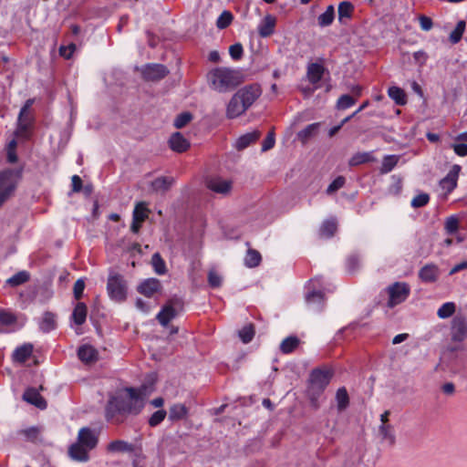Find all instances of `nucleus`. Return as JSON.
Instances as JSON below:
<instances>
[{"instance_id": "obj_18", "label": "nucleus", "mask_w": 467, "mask_h": 467, "mask_svg": "<svg viewBox=\"0 0 467 467\" xmlns=\"http://www.w3.org/2000/svg\"><path fill=\"white\" fill-rule=\"evenodd\" d=\"M161 282L156 278H149L143 281L138 287V291L145 296L150 297L161 289Z\"/></svg>"}, {"instance_id": "obj_54", "label": "nucleus", "mask_w": 467, "mask_h": 467, "mask_svg": "<svg viewBox=\"0 0 467 467\" xmlns=\"http://www.w3.org/2000/svg\"><path fill=\"white\" fill-rule=\"evenodd\" d=\"M167 412L164 410L155 411L149 420V424L151 427L158 426L166 417Z\"/></svg>"}, {"instance_id": "obj_25", "label": "nucleus", "mask_w": 467, "mask_h": 467, "mask_svg": "<svg viewBox=\"0 0 467 467\" xmlns=\"http://www.w3.org/2000/svg\"><path fill=\"white\" fill-rule=\"evenodd\" d=\"M78 356L83 362L89 363L97 358V350L89 345L81 346L78 348Z\"/></svg>"}, {"instance_id": "obj_56", "label": "nucleus", "mask_w": 467, "mask_h": 467, "mask_svg": "<svg viewBox=\"0 0 467 467\" xmlns=\"http://www.w3.org/2000/svg\"><path fill=\"white\" fill-rule=\"evenodd\" d=\"M208 283L210 286L216 288L222 285V276L214 270H211L208 274Z\"/></svg>"}, {"instance_id": "obj_50", "label": "nucleus", "mask_w": 467, "mask_h": 467, "mask_svg": "<svg viewBox=\"0 0 467 467\" xmlns=\"http://www.w3.org/2000/svg\"><path fill=\"white\" fill-rule=\"evenodd\" d=\"M16 140H12L6 147V158L7 161L10 163H15L17 161V155L16 151Z\"/></svg>"}, {"instance_id": "obj_30", "label": "nucleus", "mask_w": 467, "mask_h": 467, "mask_svg": "<svg viewBox=\"0 0 467 467\" xmlns=\"http://www.w3.org/2000/svg\"><path fill=\"white\" fill-rule=\"evenodd\" d=\"M300 340L296 336L285 337L280 344V350L284 354L292 353L299 345Z\"/></svg>"}, {"instance_id": "obj_40", "label": "nucleus", "mask_w": 467, "mask_h": 467, "mask_svg": "<svg viewBox=\"0 0 467 467\" xmlns=\"http://www.w3.org/2000/svg\"><path fill=\"white\" fill-rule=\"evenodd\" d=\"M151 265L157 275H164L167 271L166 264L159 253L153 254L151 257Z\"/></svg>"}, {"instance_id": "obj_10", "label": "nucleus", "mask_w": 467, "mask_h": 467, "mask_svg": "<svg viewBox=\"0 0 467 467\" xmlns=\"http://www.w3.org/2000/svg\"><path fill=\"white\" fill-rule=\"evenodd\" d=\"M143 78L147 81H158L164 78L169 70L161 64H147L140 69Z\"/></svg>"}, {"instance_id": "obj_60", "label": "nucleus", "mask_w": 467, "mask_h": 467, "mask_svg": "<svg viewBox=\"0 0 467 467\" xmlns=\"http://www.w3.org/2000/svg\"><path fill=\"white\" fill-rule=\"evenodd\" d=\"M420 28L424 31H429L432 28V20L425 16H420L419 18Z\"/></svg>"}, {"instance_id": "obj_16", "label": "nucleus", "mask_w": 467, "mask_h": 467, "mask_svg": "<svg viewBox=\"0 0 467 467\" xmlns=\"http://www.w3.org/2000/svg\"><path fill=\"white\" fill-rule=\"evenodd\" d=\"M378 435L385 446L392 447L396 442L395 431L391 424L379 425Z\"/></svg>"}, {"instance_id": "obj_12", "label": "nucleus", "mask_w": 467, "mask_h": 467, "mask_svg": "<svg viewBox=\"0 0 467 467\" xmlns=\"http://www.w3.org/2000/svg\"><path fill=\"white\" fill-rule=\"evenodd\" d=\"M451 339L461 342L467 337V321L462 316H456L451 322Z\"/></svg>"}, {"instance_id": "obj_62", "label": "nucleus", "mask_w": 467, "mask_h": 467, "mask_svg": "<svg viewBox=\"0 0 467 467\" xmlns=\"http://www.w3.org/2000/svg\"><path fill=\"white\" fill-rule=\"evenodd\" d=\"M454 152L461 157L467 156V144L459 143L452 146Z\"/></svg>"}, {"instance_id": "obj_46", "label": "nucleus", "mask_w": 467, "mask_h": 467, "mask_svg": "<svg viewBox=\"0 0 467 467\" xmlns=\"http://www.w3.org/2000/svg\"><path fill=\"white\" fill-rule=\"evenodd\" d=\"M17 320L16 316L8 310H0V324L5 326L14 325Z\"/></svg>"}, {"instance_id": "obj_37", "label": "nucleus", "mask_w": 467, "mask_h": 467, "mask_svg": "<svg viewBox=\"0 0 467 467\" xmlns=\"http://www.w3.org/2000/svg\"><path fill=\"white\" fill-rule=\"evenodd\" d=\"M338 19L342 23L345 18H350L354 11V6L350 2L343 1L338 5Z\"/></svg>"}, {"instance_id": "obj_36", "label": "nucleus", "mask_w": 467, "mask_h": 467, "mask_svg": "<svg viewBox=\"0 0 467 467\" xmlns=\"http://www.w3.org/2000/svg\"><path fill=\"white\" fill-rule=\"evenodd\" d=\"M335 17V9L333 5H328L324 13H322L317 22L320 26H327L332 24Z\"/></svg>"}, {"instance_id": "obj_64", "label": "nucleus", "mask_w": 467, "mask_h": 467, "mask_svg": "<svg viewBox=\"0 0 467 467\" xmlns=\"http://www.w3.org/2000/svg\"><path fill=\"white\" fill-rule=\"evenodd\" d=\"M72 189L74 192H79L82 187V181L79 176L73 175L72 176Z\"/></svg>"}, {"instance_id": "obj_63", "label": "nucleus", "mask_w": 467, "mask_h": 467, "mask_svg": "<svg viewBox=\"0 0 467 467\" xmlns=\"http://www.w3.org/2000/svg\"><path fill=\"white\" fill-rule=\"evenodd\" d=\"M359 260L358 256L352 255L348 259L347 267L349 272H354L358 265Z\"/></svg>"}, {"instance_id": "obj_57", "label": "nucleus", "mask_w": 467, "mask_h": 467, "mask_svg": "<svg viewBox=\"0 0 467 467\" xmlns=\"http://www.w3.org/2000/svg\"><path fill=\"white\" fill-rule=\"evenodd\" d=\"M244 53L243 46L240 43L234 44L229 47V54L234 60H239Z\"/></svg>"}, {"instance_id": "obj_23", "label": "nucleus", "mask_w": 467, "mask_h": 467, "mask_svg": "<svg viewBox=\"0 0 467 467\" xmlns=\"http://www.w3.org/2000/svg\"><path fill=\"white\" fill-rule=\"evenodd\" d=\"M57 327L56 316L51 312H45L39 322V328L44 333L54 330Z\"/></svg>"}, {"instance_id": "obj_28", "label": "nucleus", "mask_w": 467, "mask_h": 467, "mask_svg": "<svg viewBox=\"0 0 467 467\" xmlns=\"http://www.w3.org/2000/svg\"><path fill=\"white\" fill-rule=\"evenodd\" d=\"M87 306L84 303H78L72 313V319L75 324L81 326L85 323L87 318Z\"/></svg>"}, {"instance_id": "obj_45", "label": "nucleus", "mask_w": 467, "mask_h": 467, "mask_svg": "<svg viewBox=\"0 0 467 467\" xmlns=\"http://www.w3.org/2000/svg\"><path fill=\"white\" fill-rule=\"evenodd\" d=\"M261 261L260 254L255 250H248L244 258L245 265L248 267H254L259 265Z\"/></svg>"}, {"instance_id": "obj_17", "label": "nucleus", "mask_w": 467, "mask_h": 467, "mask_svg": "<svg viewBox=\"0 0 467 467\" xmlns=\"http://www.w3.org/2000/svg\"><path fill=\"white\" fill-rule=\"evenodd\" d=\"M33 350L34 346L31 343H25L14 350L12 359L16 363L23 364L31 357Z\"/></svg>"}, {"instance_id": "obj_33", "label": "nucleus", "mask_w": 467, "mask_h": 467, "mask_svg": "<svg viewBox=\"0 0 467 467\" xmlns=\"http://www.w3.org/2000/svg\"><path fill=\"white\" fill-rule=\"evenodd\" d=\"M149 213L150 210L147 208V204L144 202H140L135 205L132 219L143 223L148 218Z\"/></svg>"}, {"instance_id": "obj_34", "label": "nucleus", "mask_w": 467, "mask_h": 467, "mask_svg": "<svg viewBox=\"0 0 467 467\" xmlns=\"http://www.w3.org/2000/svg\"><path fill=\"white\" fill-rule=\"evenodd\" d=\"M388 94L397 105H405L407 102L405 92L399 87H390L388 90Z\"/></svg>"}, {"instance_id": "obj_6", "label": "nucleus", "mask_w": 467, "mask_h": 467, "mask_svg": "<svg viewBox=\"0 0 467 467\" xmlns=\"http://www.w3.org/2000/svg\"><path fill=\"white\" fill-rule=\"evenodd\" d=\"M306 301L314 311H320L324 305L323 280L319 277L311 279L306 285Z\"/></svg>"}, {"instance_id": "obj_58", "label": "nucleus", "mask_w": 467, "mask_h": 467, "mask_svg": "<svg viewBox=\"0 0 467 467\" xmlns=\"http://www.w3.org/2000/svg\"><path fill=\"white\" fill-rule=\"evenodd\" d=\"M84 289L85 282L83 281V279H78L74 284L73 288L74 296L76 299H79L82 296Z\"/></svg>"}, {"instance_id": "obj_53", "label": "nucleus", "mask_w": 467, "mask_h": 467, "mask_svg": "<svg viewBox=\"0 0 467 467\" xmlns=\"http://www.w3.org/2000/svg\"><path fill=\"white\" fill-rule=\"evenodd\" d=\"M356 103V99L349 95H342L337 102L338 109H346L350 108Z\"/></svg>"}, {"instance_id": "obj_1", "label": "nucleus", "mask_w": 467, "mask_h": 467, "mask_svg": "<svg viewBox=\"0 0 467 467\" xmlns=\"http://www.w3.org/2000/svg\"><path fill=\"white\" fill-rule=\"evenodd\" d=\"M145 389L126 388L111 396L105 409L106 420L122 423L128 415H138L144 407Z\"/></svg>"}, {"instance_id": "obj_20", "label": "nucleus", "mask_w": 467, "mask_h": 467, "mask_svg": "<svg viewBox=\"0 0 467 467\" xmlns=\"http://www.w3.org/2000/svg\"><path fill=\"white\" fill-rule=\"evenodd\" d=\"M169 143L171 149L177 152H183L190 147L189 141L180 132L173 133Z\"/></svg>"}, {"instance_id": "obj_14", "label": "nucleus", "mask_w": 467, "mask_h": 467, "mask_svg": "<svg viewBox=\"0 0 467 467\" xmlns=\"http://www.w3.org/2000/svg\"><path fill=\"white\" fill-rule=\"evenodd\" d=\"M441 275L439 267L434 264H427L419 271V277L424 283L436 282Z\"/></svg>"}, {"instance_id": "obj_29", "label": "nucleus", "mask_w": 467, "mask_h": 467, "mask_svg": "<svg viewBox=\"0 0 467 467\" xmlns=\"http://www.w3.org/2000/svg\"><path fill=\"white\" fill-rule=\"evenodd\" d=\"M31 126V117L29 112L27 114L21 115V112H19L18 116V125L17 130L16 131L17 136H26V132L29 130Z\"/></svg>"}, {"instance_id": "obj_26", "label": "nucleus", "mask_w": 467, "mask_h": 467, "mask_svg": "<svg viewBox=\"0 0 467 467\" xmlns=\"http://www.w3.org/2000/svg\"><path fill=\"white\" fill-rule=\"evenodd\" d=\"M30 279V274L29 272L26 270H22L17 272L16 275H12L5 281V285H9L11 287H16L19 286Z\"/></svg>"}, {"instance_id": "obj_51", "label": "nucleus", "mask_w": 467, "mask_h": 467, "mask_svg": "<svg viewBox=\"0 0 467 467\" xmlns=\"http://www.w3.org/2000/svg\"><path fill=\"white\" fill-rule=\"evenodd\" d=\"M192 119V116L190 112H182L179 114L174 119V126L177 129H182L186 126Z\"/></svg>"}, {"instance_id": "obj_8", "label": "nucleus", "mask_w": 467, "mask_h": 467, "mask_svg": "<svg viewBox=\"0 0 467 467\" xmlns=\"http://www.w3.org/2000/svg\"><path fill=\"white\" fill-rule=\"evenodd\" d=\"M109 297L117 302L124 301L127 296V286L123 277L119 275H109L107 284Z\"/></svg>"}, {"instance_id": "obj_55", "label": "nucleus", "mask_w": 467, "mask_h": 467, "mask_svg": "<svg viewBox=\"0 0 467 467\" xmlns=\"http://www.w3.org/2000/svg\"><path fill=\"white\" fill-rule=\"evenodd\" d=\"M346 182V179L343 176L337 177L327 187V193L332 194L337 190L341 189Z\"/></svg>"}, {"instance_id": "obj_22", "label": "nucleus", "mask_w": 467, "mask_h": 467, "mask_svg": "<svg viewBox=\"0 0 467 467\" xmlns=\"http://www.w3.org/2000/svg\"><path fill=\"white\" fill-rule=\"evenodd\" d=\"M325 68L322 65L317 63H313L307 67V78L308 80L316 85L323 78Z\"/></svg>"}, {"instance_id": "obj_19", "label": "nucleus", "mask_w": 467, "mask_h": 467, "mask_svg": "<svg viewBox=\"0 0 467 467\" xmlns=\"http://www.w3.org/2000/svg\"><path fill=\"white\" fill-rule=\"evenodd\" d=\"M23 399L38 409L44 410L47 408V401L35 389H27L23 395Z\"/></svg>"}, {"instance_id": "obj_48", "label": "nucleus", "mask_w": 467, "mask_h": 467, "mask_svg": "<svg viewBox=\"0 0 467 467\" xmlns=\"http://www.w3.org/2000/svg\"><path fill=\"white\" fill-rule=\"evenodd\" d=\"M233 15L229 11H223L216 21V26L220 29L226 28L233 21Z\"/></svg>"}, {"instance_id": "obj_4", "label": "nucleus", "mask_w": 467, "mask_h": 467, "mask_svg": "<svg viewBox=\"0 0 467 467\" xmlns=\"http://www.w3.org/2000/svg\"><path fill=\"white\" fill-rule=\"evenodd\" d=\"M208 82L213 89L224 93L241 83V74L233 68L216 67L208 73Z\"/></svg>"}, {"instance_id": "obj_42", "label": "nucleus", "mask_w": 467, "mask_h": 467, "mask_svg": "<svg viewBox=\"0 0 467 467\" xmlns=\"http://www.w3.org/2000/svg\"><path fill=\"white\" fill-rule=\"evenodd\" d=\"M465 22L463 20H460L455 28L451 31V33L450 34V41L452 43V44H456L458 43L462 36V34L464 32V29H465Z\"/></svg>"}, {"instance_id": "obj_38", "label": "nucleus", "mask_w": 467, "mask_h": 467, "mask_svg": "<svg viewBox=\"0 0 467 467\" xmlns=\"http://www.w3.org/2000/svg\"><path fill=\"white\" fill-rule=\"evenodd\" d=\"M336 400L338 410H344L349 402L348 394L345 388H339L336 393Z\"/></svg>"}, {"instance_id": "obj_9", "label": "nucleus", "mask_w": 467, "mask_h": 467, "mask_svg": "<svg viewBox=\"0 0 467 467\" xmlns=\"http://www.w3.org/2000/svg\"><path fill=\"white\" fill-rule=\"evenodd\" d=\"M410 289L408 284L397 282L388 287L389 301L388 306L393 307L404 302L409 295Z\"/></svg>"}, {"instance_id": "obj_32", "label": "nucleus", "mask_w": 467, "mask_h": 467, "mask_svg": "<svg viewBox=\"0 0 467 467\" xmlns=\"http://www.w3.org/2000/svg\"><path fill=\"white\" fill-rule=\"evenodd\" d=\"M374 161L375 158L371 152H357L349 159L348 164L350 166H358Z\"/></svg>"}, {"instance_id": "obj_31", "label": "nucleus", "mask_w": 467, "mask_h": 467, "mask_svg": "<svg viewBox=\"0 0 467 467\" xmlns=\"http://www.w3.org/2000/svg\"><path fill=\"white\" fill-rule=\"evenodd\" d=\"M107 449L110 452H126L132 451L133 445L122 440H116L109 443Z\"/></svg>"}, {"instance_id": "obj_47", "label": "nucleus", "mask_w": 467, "mask_h": 467, "mask_svg": "<svg viewBox=\"0 0 467 467\" xmlns=\"http://www.w3.org/2000/svg\"><path fill=\"white\" fill-rule=\"evenodd\" d=\"M317 128L318 123L309 124L304 130H300L297 136L303 142H305L315 134Z\"/></svg>"}, {"instance_id": "obj_44", "label": "nucleus", "mask_w": 467, "mask_h": 467, "mask_svg": "<svg viewBox=\"0 0 467 467\" xmlns=\"http://www.w3.org/2000/svg\"><path fill=\"white\" fill-rule=\"evenodd\" d=\"M337 230V223L334 220H327L320 227V234L324 237H331Z\"/></svg>"}, {"instance_id": "obj_52", "label": "nucleus", "mask_w": 467, "mask_h": 467, "mask_svg": "<svg viewBox=\"0 0 467 467\" xmlns=\"http://www.w3.org/2000/svg\"><path fill=\"white\" fill-rule=\"evenodd\" d=\"M430 201V196L428 193H424V192H421L418 195H416L412 200H411V206L413 208H420V207H423L425 206Z\"/></svg>"}, {"instance_id": "obj_2", "label": "nucleus", "mask_w": 467, "mask_h": 467, "mask_svg": "<svg viewBox=\"0 0 467 467\" xmlns=\"http://www.w3.org/2000/svg\"><path fill=\"white\" fill-rule=\"evenodd\" d=\"M261 89L257 86H247L239 89L226 107V117L235 119L244 114L259 98Z\"/></svg>"}, {"instance_id": "obj_7", "label": "nucleus", "mask_w": 467, "mask_h": 467, "mask_svg": "<svg viewBox=\"0 0 467 467\" xmlns=\"http://www.w3.org/2000/svg\"><path fill=\"white\" fill-rule=\"evenodd\" d=\"M20 176V171L11 169L0 172V206L13 194Z\"/></svg>"}, {"instance_id": "obj_35", "label": "nucleus", "mask_w": 467, "mask_h": 467, "mask_svg": "<svg viewBox=\"0 0 467 467\" xmlns=\"http://www.w3.org/2000/svg\"><path fill=\"white\" fill-rule=\"evenodd\" d=\"M173 182L171 178L160 177L154 180L151 183V187L155 192H166L170 189Z\"/></svg>"}, {"instance_id": "obj_41", "label": "nucleus", "mask_w": 467, "mask_h": 467, "mask_svg": "<svg viewBox=\"0 0 467 467\" xmlns=\"http://www.w3.org/2000/svg\"><path fill=\"white\" fill-rule=\"evenodd\" d=\"M456 306L453 302H446L440 306L437 316L441 319L448 318L453 315Z\"/></svg>"}, {"instance_id": "obj_61", "label": "nucleus", "mask_w": 467, "mask_h": 467, "mask_svg": "<svg viewBox=\"0 0 467 467\" xmlns=\"http://www.w3.org/2000/svg\"><path fill=\"white\" fill-rule=\"evenodd\" d=\"M274 145H275L274 134L272 132H270L263 142L262 150L266 151V150L272 149L274 147Z\"/></svg>"}, {"instance_id": "obj_11", "label": "nucleus", "mask_w": 467, "mask_h": 467, "mask_svg": "<svg viewBox=\"0 0 467 467\" xmlns=\"http://www.w3.org/2000/svg\"><path fill=\"white\" fill-rule=\"evenodd\" d=\"M461 170L460 165H452L447 175L440 181V187L445 194L451 193L456 188Z\"/></svg>"}, {"instance_id": "obj_39", "label": "nucleus", "mask_w": 467, "mask_h": 467, "mask_svg": "<svg viewBox=\"0 0 467 467\" xmlns=\"http://www.w3.org/2000/svg\"><path fill=\"white\" fill-rule=\"evenodd\" d=\"M399 161V157L396 155H387L384 157L382 161V164L380 167L381 173H388L391 171L394 167L397 165Z\"/></svg>"}, {"instance_id": "obj_3", "label": "nucleus", "mask_w": 467, "mask_h": 467, "mask_svg": "<svg viewBox=\"0 0 467 467\" xmlns=\"http://www.w3.org/2000/svg\"><path fill=\"white\" fill-rule=\"evenodd\" d=\"M99 441V431L84 427L78 431V440L69 449L68 453L74 461L86 462L89 460L88 452Z\"/></svg>"}, {"instance_id": "obj_24", "label": "nucleus", "mask_w": 467, "mask_h": 467, "mask_svg": "<svg viewBox=\"0 0 467 467\" xmlns=\"http://www.w3.org/2000/svg\"><path fill=\"white\" fill-rule=\"evenodd\" d=\"M260 135H261V133L258 130H254L252 132L246 133V134L241 136L236 140L235 147L238 150L245 149L250 144L256 141L259 139Z\"/></svg>"}, {"instance_id": "obj_43", "label": "nucleus", "mask_w": 467, "mask_h": 467, "mask_svg": "<svg viewBox=\"0 0 467 467\" xmlns=\"http://www.w3.org/2000/svg\"><path fill=\"white\" fill-rule=\"evenodd\" d=\"M460 226V221L457 216L451 215L445 221L444 229L447 234H454Z\"/></svg>"}, {"instance_id": "obj_5", "label": "nucleus", "mask_w": 467, "mask_h": 467, "mask_svg": "<svg viewBox=\"0 0 467 467\" xmlns=\"http://www.w3.org/2000/svg\"><path fill=\"white\" fill-rule=\"evenodd\" d=\"M332 371L327 368H317L311 371L308 379L307 396L311 405L317 409L319 398L330 382Z\"/></svg>"}, {"instance_id": "obj_15", "label": "nucleus", "mask_w": 467, "mask_h": 467, "mask_svg": "<svg viewBox=\"0 0 467 467\" xmlns=\"http://www.w3.org/2000/svg\"><path fill=\"white\" fill-rule=\"evenodd\" d=\"M275 25L276 18L274 16L269 14L265 16L257 26L259 36L264 38L272 36L275 33Z\"/></svg>"}, {"instance_id": "obj_21", "label": "nucleus", "mask_w": 467, "mask_h": 467, "mask_svg": "<svg viewBox=\"0 0 467 467\" xmlns=\"http://www.w3.org/2000/svg\"><path fill=\"white\" fill-rule=\"evenodd\" d=\"M176 316L175 308L171 305H166L157 315V319L161 326L166 327Z\"/></svg>"}, {"instance_id": "obj_59", "label": "nucleus", "mask_w": 467, "mask_h": 467, "mask_svg": "<svg viewBox=\"0 0 467 467\" xmlns=\"http://www.w3.org/2000/svg\"><path fill=\"white\" fill-rule=\"evenodd\" d=\"M76 49V46L74 44H70L68 46H62L59 48V54L63 57L68 59L71 57L72 54Z\"/></svg>"}, {"instance_id": "obj_13", "label": "nucleus", "mask_w": 467, "mask_h": 467, "mask_svg": "<svg viewBox=\"0 0 467 467\" xmlns=\"http://www.w3.org/2000/svg\"><path fill=\"white\" fill-rule=\"evenodd\" d=\"M206 184L211 191L223 195L228 194L232 190V182L221 177L211 178Z\"/></svg>"}, {"instance_id": "obj_49", "label": "nucleus", "mask_w": 467, "mask_h": 467, "mask_svg": "<svg viewBox=\"0 0 467 467\" xmlns=\"http://www.w3.org/2000/svg\"><path fill=\"white\" fill-rule=\"evenodd\" d=\"M254 336V330L252 325H247L239 331V337L241 340L245 344L252 341Z\"/></svg>"}, {"instance_id": "obj_27", "label": "nucleus", "mask_w": 467, "mask_h": 467, "mask_svg": "<svg viewBox=\"0 0 467 467\" xmlns=\"http://www.w3.org/2000/svg\"><path fill=\"white\" fill-rule=\"evenodd\" d=\"M188 414V409L182 403L173 404L169 410V419L172 421L184 419Z\"/></svg>"}]
</instances>
